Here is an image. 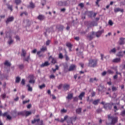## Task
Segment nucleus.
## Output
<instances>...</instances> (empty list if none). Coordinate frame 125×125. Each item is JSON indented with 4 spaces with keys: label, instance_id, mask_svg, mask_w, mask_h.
<instances>
[{
    "label": "nucleus",
    "instance_id": "nucleus-1",
    "mask_svg": "<svg viewBox=\"0 0 125 125\" xmlns=\"http://www.w3.org/2000/svg\"><path fill=\"white\" fill-rule=\"evenodd\" d=\"M108 119L109 121H110V125H115L116 123H118V117L112 116L111 115H108Z\"/></svg>",
    "mask_w": 125,
    "mask_h": 125
},
{
    "label": "nucleus",
    "instance_id": "nucleus-2",
    "mask_svg": "<svg viewBox=\"0 0 125 125\" xmlns=\"http://www.w3.org/2000/svg\"><path fill=\"white\" fill-rule=\"evenodd\" d=\"M113 105H117L118 107H120V102H119L118 103L115 104L112 103L110 104H105L104 105V108L105 109V110H111V109H112V106Z\"/></svg>",
    "mask_w": 125,
    "mask_h": 125
},
{
    "label": "nucleus",
    "instance_id": "nucleus-3",
    "mask_svg": "<svg viewBox=\"0 0 125 125\" xmlns=\"http://www.w3.org/2000/svg\"><path fill=\"white\" fill-rule=\"evenodd\" d=\"M88 66L94 68L97 66V62L95 60L91 59L89 61Z\"/></svg>",
    "mask_w": 125,
    "mask_h": 125
},
{
    "label": "nucleus",
    "instance_id": "nucleus-4",
    "mask_svg": "<svg viewBox=\"0 0 125 125\" xmlns=\"http://www.w3.org/2000/svg\"><path fill=\"white\" fill-rule=\"evenodd\" d=\"M104 33V30H100L95 33V35L97 38H100L101 36V35Z\"/></svg>",
    "mask_w": 125,
    "mask_h": 125
},
{
    "label": "nucleus",
    "instance_id": "nucleus-5",
    "mask_svg": "<svg viewBox=\"0 0 125 125\" xmlns=\"http://www.w3.org/2000/svg\"><path fill=\"white\" fill-rule=\"evenodd\" d=\"M47 50V47L46 46H42V48H41L40 51H38L37 52V54H41L42 52H44L45 51H46Z\"/></svg>",
    "mask_w": 125,
    "mask_h": 125
},
{
    "label": "nucleus",
    "instance_id": "nucleus-6",
    "mask_svg": "<svg viewBox=\"0 0 125 125\" xmlns=\"http://www.w3.org/2000/svg\"><path fill=\"white\" fill-rule=\"evenodd\" d=\"M14 20V17L11 16L8 17L6 21V23L8 24V23H10V22H12Z\"/></svg>",
    "mask_w": 125,
    "mask_h": 125
},
{
    "label": "nucleus",
    "instance_id": "nucleus-7",
    "mask_svg": "<svg viewBox=\"0 0 125 125\" xmlns=\"http://www.w3.org/2000/svg\"><path fill=\"white\" fill-rule=\"evenodd\" d=\"M94 35H95V33L93 32H92L91 33L89 34L87 36L88 40H89V41H91V40H93V38H94Z\"/></svg>",
    "mask_w": 125,
    "mask_h": 125
},
{
    "label": "nucleus",
    "instance_id": "nucleus-8",
    "mask_svg": "<svg viewBox=\"0 0 125 125\" xmlns=\"http://www.w3.org/2000/svg\"><path fill=\"white\" fill-rule=\"evenodd\" d=\"M62 87H63V90H64V91H67V90H69V89H70V84H64L63 85Z\"/></svg>",
    "mask_w": 125,
    "mask_h": 125
},
{
    "label": "nucleus",
    "instance_id": "nucleus-9",
    "mask_svg": "<svg viewBox=\"0 0 125 125\" xmlns=\"http://www.w3.org/2000/svg\"><path fill=\"white\" fill-rule=\"evenodd\" d=\"M14 113L15 114L16 116H24V111L17 112L16 110H15L14 111Z\"/></svg>",
    "mask_w": 125,
    "mask_h": 125
},
{
    "label": "nucleus",
    "instance_id": "nucleus-10",
    "mask_svg": "<svg viewBox=\"0 0 125 125\" xmlns=\"http://www.w3.org/2000/svg\"><path fill=\"white\" fill-rule=\"evenodd\" d=\"M106 89V88L105 87H104V86H101L100 85L99 86L98 88V90L99 92L103 91V92H104V91H105V90Z\"/></svg>",
    "mask_w": 125,
    "mask_h": 125
},
{
    "label": "nucleus",
    "instance_id": "nucleus-11",
    "mask_svg": "<svg viewBox=\"0 0 125 125\" xmlns=\"http://www.w3.org/2000/svg\"><path fill=\"white\" fill-rule=\"evenodd\" d=\"M125 38L121 37L120 38L119 43L120 44V45H123V44H125Z\"/></svg>",
    "mask_w": 125,
    "mask_h": 125
},
{
    "label": "nucleus",
    "instance_id": "nucleus-12",
    "mask_svg": "<svg viewBox=\"0 0 125 125\" xmlns=\"http://www.w3.org/2000/svg\"><path fill=\"white\" fill-rule=\"evenodd\" d=\"M120 12L122 13H124V9H121L120 8H116L114 9V12L117 13V12Z\"/></svg>",
    "mask_w": 125,
    "mask_h": 125
},
{
    "label": "nucleus",
    "instance_id": "nucleus-13",
    "mask_svg": "<svg viewBox=\"0 0 125 125\" xmlns=\"http://www.w3.org/2000/svg\"><path fill=\"white\" fill-rule=\"evenodd\" d=\"M37 19H38V20H40V21H42L44 20V19H45V17H44V16H43L42 15H40L37 17Z\"/></svg>",
    "mask_w": 125,
    "mask_h": 125
},
{
    "label": "nucleus",
    "instance_id": "nucleus-14",
    "mask_svg": "<svg viewBox=\"0 0 125 125\" xmlns=\"http://www.w3.org/2000/svg\"><path fill=\"white\" fill-rule=\"evenodd\" d=\"M76 66L75 64H72L70 66L69 68L68 69L69 72H71V71H74L75 69H76Z\"/></svg>",
    "mask_w": 125,
    "mask_h": 125
},
{
    "label": "nucleus",
    "instance_id": "nucleus-15",
    "mask_svg": "<svg viewBox=\"0 0 125 125\" xmlns=\"http://www.w3.org/2000/svg\"><path fill=\"white\" fill-rule=\"evenodd\" d=\"M62 4V5H68V4H70V0H67L66 1H64L63 2H61Z\"/></svg>",
    "mask_w": 125,
    "mask_h": 125
},
{
    "label": "nucleus",
    "instance_id": "nucleus-16",
    "mask_svg": "<svg viewBox=\"0 0 125 125\" xmlns=\"http://www.w3.org/2000/svg\"><path fill=\"white\" fill-rule=\"evenodd\" d=\"M85 94V93L84 92H82L79 96H78V98H79L80 100H83V97H84V95Z\"/></svg>",
    "mask_w": 125,
    "mask_h": 125
},
{
    "label": "nucleus",
    "instance_id": "nucleus-17",
    "mask_svg": "<svg viewBox=\"0 0 125 125\" xmlns=\"http://www.w3.org/2000/svg\"><path fill=\"white\" fill-rule=\"evenodd\" d=\"M0 97H1V98H2V99H3V100H4V99H5L6 98H9V96H6V93H3V94H1L0 95Z\"/></svg>",
    "mask_w": 125,
    "mask_h": 125
},
{
    "label": "nucleus",
    "instance_id": "nucleus-18",
    "mask_svg": "<svg viewBox=\"0 0 125 125\" xmlns=\"http://www.w3.org/2000/svg\"><path fill=\"white\" fill-rule=\"evenodd\" d=\"M26 54H27V52L26 51V50L22 49V52L21 53V57H26Z\"/></svg>",
    "mask_w": 125,
    "mask_h": 125
},
{
    "label": "nucleus",
    "instance_id": "nucleus-19",
    "mask_svg": "<svg viewBox=\"0 0 125 125\" xmlns=\"http://www.w3.org/2000/svg\"><path fill=\"white\" fill-rule=\"evenodd\" d=\"M49 58V59H52L51 63H52V64H55V63H56V59L55 58H52V56H51Z\"/></svg>",
    "mask_w": 125,
    "mask_h": 125
},
{
    "label": "nucleus",
    "instance_id": "nucleus-20",
    "mask_svg": "<svg viewBox=\"0 0 125 125\" xmlns=\"http://www.w3.org/2000/svg\"><path fill=\"white\" fill-rule=\"evenodd\" d=\"M13 42H14V41H13V40H12L11 36H9V40L8 41V44H9V45H10V44H12V43H13Z\"/></svg>",
    "mask_w": 125,
    "mask_h": 125
},
{
    "label": "nucleus",
    "instance_id": "nucleus-21",
    "mask_svg": "<svg viewBox=\"0 0 125 125\" xmlns=\"http://www.w3.org/2000/svg\"><path fill=\"white\" fill-rule=\"evenodd\" d=\"M125 51H124L123 53V52L120 51L117 54V56H119V57H123V56H124V55H125Z\"/></svg>",
    "mask_w": 125,
    "mask_h": 125
},
{
    "label": "nucleus",
    "instance_id": "nucleus-22",
    "mask_svg": "<svg viewBox=\"0 0 125 125\" xmlns=\"http://www.w3.org/2000/svg\"><path fill=\"white\" fill-rule=\"evenodd\" d=\"M48 65H49V63L48 62H45L44 63L41 65V67H43Z\"/></svg>",
    "mask_w": 125,
    "mask_h": 125
},
{
    "label": "nucleus",
    "instance_id": "nucleus-23",
    "mask_svg": "<svg viewBox=\"0 0 125 125\" xmlns=\"http://www.w3.org/2000/svg\"><path fill=\"white\" fill-rule=\"evenodd\" d=\"M100 102V99H97L93 101V104L94 105H98V104Z\"/></svg>",
    "mask_w": 125,
    "mask_h": 125
},
{
    "label": "nucleus",
    "instance_id": "nucleus-24",
    "mask_svg": "<svg viewBox=\"0 0 125 125\" xmlns=\"http://www.w3.org/2000/svg\"><path fill=\"white\" fill-rule=\"evenodd\" d=\"M32 112L31 111H24V116H26V117H28V116H30V115H31Z\"/></svg>",
    "mask_w": 125,
    "mask_h": 125
},
{
    "label": "nucleus",
    "instance_id": "nucleus-25",
    "mask_svg": "<svg viewBox=\"0 0 125 125\" xmlns=\"http://www.w3.org/2000/svg\"><path fill=\"white\" fill-rule=\"evenodd\" d=\"M121 62L120 58H116L113 60V62H114V63H119V62Z\"/></svg>",
    "mask_w": 125,
    "mask_h": 125
},
{
    "label": "nucleus",
    "instance_id": "nucleus-26",
    "mask_svg": "<svg viewBox=\"0 0 125 125\" xmlns=\"http://www.w3.org/2000/svg\"><path fill=\"white\" fill-rule=\"evenodd\" d=\"M4 65L5 66H7L8 67H10V66H11V64L10 63V62H8V61H6L4 62Z\"/></svg>",
    "mask_w": 125,
    "mask_h": 125
},
{
    "label": "nucleus",
    "instance_id": "nucleus-27",
    "mask_svg": "<svg viewBox=\"0 0 125 125\" xmlns=\"http://www.w3.org/2000/svg\"><path fill=\"white\" fill-rule=\"evenodd\" d=\"M20 81H21V78L19 77H17L16 78V83H20Z\"/></svg>",
    "mask_w": 125,
    "mask_h": 125
},
{
    "label": "nucleus",
    "instance_id": "nucleus-28",
    "mask_svg": "<svg viewBox=\"0 0 125 125\" xmlns=\"http://www.w3.org/2000/svg\"><path fill=\"white\" fill-rule=\"evenodd\" d=\"M67 99H72L73 98V93L68 94V96L66 97Z\"/></svg>",
    "mask_w": 125,
    "mask_h": 125
},
{
    "label": "nucleus",
    "instance_id": "nucleus-29",
    "mask_svg": "<svg viewBox=\"0 0 125 125\" xmlns=\"http://www.w3.org/2000/svg\"><path fill=\"white\" fill-rule=\"evenodd\" d=\"M63 71L65 73H67V72L69 71V69H68V65H66L64 66Z\"/></svg>",
    "mask_w": 125,
    "mask_h": 125
},
{
    "label": "nucleus",
    "instance_id": "nucleus-30",
    "mask_svg": "<svg viewBox=\"0 0 125 125\" xmlns=\"http://www.w3.org/2000/svg\"><path fill=\"white\" fill-rule=\"evenodd\" d=\"M29 60H30V55L27 56L26 58L23 57V61H26V62H29Z\"/></svg>",
    "mask_w": 125,
    "mask_h": 125
},
{
    "label": "nucleus",
    "instance_id": "nucleus-31",
    "mask_svg": "<svg viewBox=\"0 0 125 125\" xmlns=\"http://www.w3.org/2000/svg\"><path fill=\"white\" fill-rule=\"evenodd\" d=\"M21 2L22 1L21 0H15V3H16L17 5H19V4H20Z\"/></svg>",
    "mask_w": 125,
    "mask_h": 125
},
{
    "label": "nucleus",
    "instance_id": "nucleus-32",
    "mask_svg": "<svg viewBox=\"0 0 125 125\" xmlns=\"http://www.w3.org/2000/svg\"><path fill=\"white\" fill-rule=\"evenodd\" d=\"M57 28L59 29L60 31H62L64 29V26L63 25H59L57 26Z\"/></svg>",
    "mask_w": 125,
    "mask_h": 125
},
{
    "label": "nucleus",
    "instance_id": "nucleus-33",
    "mask_svg": "<svg viewBox=\"0 0 125 125\" xmlns=\"http://www.w3.org/2000/svg\"><path fill=\"white\" fill-rule=\"evenodd\" d=\"M40 122V119H35L34 120H32L31 123L32 124H36V122L39 123Z\"/></svg>",
    "mask_w": 125,
    "mask_h": 125
},
{
    "label": "nucleus",
    "instance_id": "nucleus-34",
    "mask_svg": "<svg viewBox=\"0 0 125 125\" xmlns=\"http://www.w3.org/2000/svg\"><path fill=\"white\" fill-rule=\"evenodd\" d=\"M67 119H68V116H65L64 118V119H61V120H60V122L61 123H63L64 121H66V120H67Z\"/></svg>",
    "mask_w": 125,
    "mask_h": 125
},
{
    "label": "nucleus",
    "instance_id": "nucleus-35",
    "mask_svg": "<svg viewBox=\"0 0 125 125\" xmlns=\"http://www.w3.org/2000/svg\"><path fill=\"white\" fill-rule=\"evenodd\" d=\"M28 7H30L31 8H35V4L33 2H30V5Z\"/></svg>",
    "mask_w": 125,
    "mask_h": 125
},
{
    "label": "nucleus",
    "instance_id": "nucleus-36",
    "mask_svg": "<svg viewBox=\"0 0 125 125\" xmlns=\"http://www.w3.org/2000/svg\"><path fill=\"white\" fill-rule=\"evenodd\" d=\"M76 113L77 114H81L82 113V108H79L76 109Z\"/></svg>",
    "mask_w": 125,
    "mask_h": 125
},
{
    "label": "nucleus",
    "instance_id": "nucleus-37",
    "mask_svg": "<svg viewBox=\"0 0 125 125\" xmlns=\"http://www.w3.org/2000/svg\"><path fill=\"white\" fill-rule=\"evenodd\" d=\"M7 8H8V9L11 10V11H12L13 10V9H12V5H10L7 4Z\"/></svg>",
    "mask_w": 125,
    "mask_h": 125
},
{
    "label": "nucleus",
    "instance_id": "nucleus-38",
    "mask_svg": "<svg viewBox=\"0 0 125 125\" xmlns=\"http://www.w3.org/2000/svg\"><path fill=\"white\" fill-rule=\"evenodd\" d=\"M27 86L28 88V91H32L33 90V89L32 88V87H31V85H30V84H27Z\"/></svg>",
    "mask_w": 125,
    "mask_h": 125
},
{
    "label": "nucleus",
    "instance_id": "nucleus-39",
    "mask_svg": "<svg viewBox=\"0 0 125 125\" xmlns=\"http://www.w3.org/2000/svg\"><path fill=\"white\" fill-rule=\"evenodd\" d=\"M116 48H114L111 49L109 53H116Z\"/></svg>",
    "mask_w": 125,
    "mask_h": 125
},
{
    "label": "nucleus",
    "instance_id": "nucleus-40",
    "mask_svg": "<svg viewBox=\"0 0 125 125\" xmlns=\"http://www.w3.org/2000/svg\"><path fill=\"white\" fill-rule=\"evenodd\" d=\"M21 16H23V15H25V16H27L28 15V13L26 12H23L21 14Z\"/></svg>",
    "mask_w": 125,
    "mask_h": 125
},
{
    "label": "nucleus",
    "instance_id": "nucleus-41",
    "mask_svg": "<svg viewBox=\"0 0 125 125\" xmlns=\"http://www.w3.org/2000/svg\"><path fill=\"white\" fill-rule=\"evenodd\" d=\"M50 31V29H49V28H48L47 30H46V32H44V35L45 36V37H47V35H46V33H50V31Z\"/></svg>",
    "mask_w": 125,
    "mask_h": 125
},
{
    "label": "nucleus",
    "instance_id": "nucleus-42",
    "mask_svg": "<svg viewBox=\"0 0 125 125\" xmlns=\"http://www.w3.org/2000/svg\"><path fill=\"white\" fill-rule=\"evenodd\" d=\"M44 87H45V84H44L39 86V88H40V89H42V88H44Z\"/></svg>",
    "mask_w": 125,
    "mask_h": 125
},
{
    "label": "nucleus",
    "instance_id": "nucleus-43",
    "mask_svg": "<svg viewBox=\"0 0 125 125\" xmlns=\"http://www.w3.org/2000/svg\"><path fill=\"white\" fill-rule=\"evenodd\" d=\"M66 46H67V47L70 48L72 47V44H71L70 43H66Z\"/></svg>",
    "mask_w": 125,
    "mask_h": 125
},
{
    "label": "nucleus",
    "instance_id": "nucleus-44",
    "mask_svg": "<svg viewBox=\"0 0 125 125\" xmlns=\"http://www.w3.org/2000/svg\"><path fill=\"white\" fill-rule=\"evenodd\" d=\"M88 15V16L89 17H92V15H93V12H89Z\"/></svg>",
    "mask_w": 125,
    "mask_h": 125
},
{
    "label": "nucleus",
    "instance_id": "nucleus-45",
    "mask_svg": "<svg viewBox=\"0 0 125 125\" xmlns=\"http://www.w3.org/2000/svg\"><path fill=\"white\" fill-rule=\"evenodd\" d=\"M108 24L110 25V26H113L114 22L111 20H109L108 21Z\"/></svg>",
    "mask_w": 125,
    "mask_h": 125
},
{
    "label": "nucleus",
    "instance_id": "nucleus-46",
    "mask_svg": "<svg viewBox=\"0 0 125 125\" xmlns=\"http://www.w3.org/2000/svg\"><path fill=\"white\" fill-rule=\"evenodd\" d=\"M63 55L62 53H60L59 55V58H60V59H63Z\"/></svg>",
    "mask_w": 125,
    "mask_h": 125
},
{
    "label": "nucleus",
    "instance_id": "nucleus-47",
    "mask_svg": "<svg viewBox=\"0 0 125 125\" xmlns=\"http://www.w3.org/2000/svg\"><path fill=\"white\" fill-rule=\"evenodd\" d=\"M8 113L7 112H4L3 114H2V117H7V116H8Z\"/></svg>",
    "mask_w": 125,
    "mask_h": 125
},
{
    "label": "nucleus",
    "instance_id": "nucleus-48",
    "mask_svg": "<svg viewBox=\"0 0 125 125\" xmlns=\"http://www.w3.org/2000/svg\"><path fill=\"white\" fill-rule=\"evenodd\" d=\"M29 83H35V80H34L33 79H30L29 81Z\"/></svg>",
    "mask_w": 125,
    "mask_h": 125
},
{
    "label": "nucleus",
    "instance_id": "nucleus-49",
    "mask_svg": "<svg viewBox=\"0 0 125 125\" xmlns=\"http://www.w3.org/2000/svg\"><path fill=\"white\" fill-rule=\"evenodd\" d=\"M6 118H7V120H9V121H10V120L12 119V117L10 116V115H7Z\"/></svg>",
    "mask_w": 125,
    "mask_h": 125
},
{
    "label": "nucleus",
    "instance_id": "nucleus-50",
    "mask_svg": "<svg viewBox=\"0 0 125 125\" xmlns=\"http://www.w3.org/2000/svg\"><path fill=\"white\" fill-rule=\"evenodd\" d=\"M67 112V110L65 109H62L61 110V113H66Z\"/></svg>",
    "mask_w": 125,
    "mask_h": 125
},
{
    "label": "nucleus",
    "instance_id": "nucleus-51",
    "mask_svg": "<svg viewBox=\"0 0 125 125\" xmlns=\"http://www.w3.org/2000/svg\"><path fill=\"white\" fill-rule=\"evenodd\" d=\"M96 112L98 113H101L102 112V109L101 108H99L98 109L96 110Z\"/></svg>",
    "mask_w": 125,
    "mask_h": 125
},
{
    "label": "nucleus",
    "instance_id": "nucleus-52",
    "mask_svg": "<svg viewBox=\"0 0 125 125\" xmlns=\"http://www.w3.org/2000/svg\"><path fill=\"white\" fill-rule=\"evenodd\" d=\"M65 60H66V61H69V60H70V58H69V57L68 56V55H67V54L65 55Z\"/></svg>",
    "mask_w": 125,
    "mask_h": 125
},
{
    "label": "nucleus",
    "instance_id": "nucleus-53",
    "mask_svg": "<svg viewBox=\"0 0 125 125\" xmlns=\"http://www.w3.org/2000/svg\"><path fill=\"white\" fill-rule=\"evenodd\" d=\"M49 78L50 79H55V76H54V75H53V74H52L49 76Z\"/></svg>",
    "mask_w": 125,
    "mask_h": 125
},
{
    "label": "nucleus",
    "instance_id": "nucleus-54",
    "mask_svg": "<svg viewBox=\"0 0 125 125\" xmlns=\"http://www.w3.org/2000/svg\"><path fill=\"white\" fill-rule=\"evenodd\" d=\"M112 91H116V90H117V87L113 86L112 87Z\"/></svg>",
    "mask_w": 125,
    "mask_h": 125
},
{
    "label": "nucleus",
    "instance_id": "nucleus-55",
    "mask_svg": "<svg viewBox=\"0 0 125 125\" xmlns=\"http://www.w3.org/2000/svg\"><path fill=\"white\" fill-rule=\"evenodd\" d=\"M30 102V100H28L27 101H23L22 102L23 104H26V103H29Z\"/></svg>",
    "mask_w": 125,
    "mask_h": 125
},
{
    "label": "nucleus",
    "instance_id": "nucleus-56",
    "mask_svg": "<svg viewBox=\"0 0 125 125\" xmlns=\"http://www.w3.org/2000/svg\"><path fill=\"white\" fill-rule=\"evenodd\" d=\"M21 83L22 84V85H25V79H22Z\"/></svg>",
    "mask_w": 125,
    "mask_h": 125
},
{
    "label": "nucleus",
    "instance_id": "nucleus-57",
    "mask_svg": "<svg viewBox=\"0 0 125 125\" xmlns=\"http://www.w3.org/2000/svg\"><path fill=\"white\" fill-rule=\"evenodd\" d=\"M20 69H23L24 68V64H20L19 65Z\"/></svg>",
    "mask_w": 125,
    "mask_h": 125
},
{
    "label": "nucleus",
    "instance_id": "nucleus-58",
    "mask_svg": "<svg viewBox=\"0 0 125 125\" xmlns=\"http://www.w3.org/2000/svg\"><path fill=\"white\" fill-rule=\"evenodd\" d=\"M39 125H43V121L41 120L39 123Z\"/></svg>",
    "mask_w": 125,
    "mask_h": 125
},
{
    "label": "nucleus",
    "instance_id": "nucleus-59",
    "mask_svg": "<svg viewBox=\"0 0 125 125\" xmlns=\"http://www.w3.org/2000/svg\"><path fill=\"white\" fill-rule=\"evenodd\" d=\"M79 6H80V7L83 8V7L84 6V5L83 4V3H81L79 4Z\"/></svg>",
    "mask_w": 125,
    "mask_h": 125
},
{
    "label": "nucleus",
    "instance_id": "nucleus-60",
    "mask_svg": "<svg viewBox=\"0 0 125 125\" xmlns=\"http://www.w3.org/2000/svg\"><path fill=\"white\" fill-rule=\"evenodd\" d=\"M27 26H30V25H31V21H30L27 20Z\"/></svg>",
    "mask_w": 125,
    "mask_h": 125
},
{
    "label": "nucleus",
    "instance_id": "nucleus-61",
    "mask_svg": "<svg viewBox=\"0 0 125 125\" xmlns=\"http://www.w3.org/2000/svg\"><path fill=\"white\" fill-rule=\"evenodd\" d=\"M89 82L90 83H94V78H90Z\"/></svg>",
    "mask_w": 125,
    "mask_h": 125
},
{
    "label": "nucleus",
    "instance_id": "nucleus-62",
    "mask_svg": "<svg viewBox=\"0 0 125 125\" xmlns=\"http://www.w3.org/2000/svg\"><path fill=\"white\" fill-rule=\"evenodd\" d=\"M121 116H125V110H123L121 113Z\"/></svg>",
    "mask_w": 125,
    "mask_h": 125
},
{
    "label": "nucleus",
    "instance_id": "nucleus-63",
    "mask_svg": "<svg viewBox=\"0 0 125 125\" xmlns=\"http://www.w3.org/2000/svg\"><path fill=\"white\" fill-rule=\"evenodd\" d=\"M49 43H50V40L47 41L46 42V45H49Z\"/></svg>",
    "mask_w": 125,
    "mask_h": 125
},
{
    "label": "nucleus",
    "instance_id": "nucleus-64",
    "mask_svg": "<svg viewBox=\"0 0 125 125\" xmlns=\"http://www.w3.org/2000/svg\"><path fill=\"white\" fill-rule=\"evenodd\" d=\"M107 72L106 71H104L102 73V76H106V75L107 74Z\"/></svg>",
    "mask_w": 125,
    "mask_h": 125
}]
</instances>
